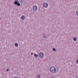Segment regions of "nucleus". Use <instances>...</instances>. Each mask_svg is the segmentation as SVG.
Instances as JSON below:
<instances>
[{
    "label": "nucleus",
    "instance_id": "7ed1b4c3",
    "mask_svg": "<svg viewBox=\"0 0 78 78\" xmlns=\"http://www.w3.org/2000/svg\"><path fill=\"white\" fill-rule=\"evenodd\" d=\"M39 56L41 58H43L44 57V54L42 52H40L39 54Z\"/></svg>",
    "mask_w": 78,
    "mask_h": 78
},
{
    "label": "nucleus",
    "instance_id": "2eb2a0df",
    "mask_svg": "<svg viewBox=\"0 0 78 78\" xmlns=\"http://www.w3.org/2000/svg\"><path fill=\"white\" fill-rule=\"evenodd\" d=\"M76 62L77 63H78V60H77Z\"/></svg>",
    "mask_w": 78,
    "mask_h": 78
},
{
    "label": "nucleus",
    "instance_id": "f257e3e1",
    "mask_svg": "<svg viewBox=\"0 0 78 78\" xmlns=\"http://www.w3.org/2000/svg\"><path fill=\"white\" fill-rule=\"evenodd\" d=\"M50 71L51 73H54L56 72V68L54 67H51L50 68Z\"/></svg>",
    "mask_w": 78,
    "mask_h": 78
},
{
    "label": "nucleus",
    "instance_id": "9b49d317",
    "mask_svg": "<svg viewBox=\"0 0 78 78\" xmlns=\"http://www.w3.org/2000/svg\"><path fill=\"white\" fill-rule=\"evenodd\" d=\"M53 51H55V50H56V49L54 48H53Z\"/></svg>",
    "mask_w": 78,
    "mask_h": 78
},
{
    "label": "nucleus",
    "instance_id": "6e6552de",
    "mask_svg": "<svg viewBox=\"0 0 78 78\" xmlns=\"http://www.w3.org/2000/svg\"><path fill=\"white\" fill-rule=\"evenodd\" d=\"M15 47H17L18 46V44L17 43H16L15 44Z\"/></svg>",
    "mask_w": 78,
    "mask_h": 78
},
{
    "label": "nucleus",
    "instance_id": "ddd939ff",
    "mask_svg": "<svg viewBox=\"0 0 78 78\" xmlns=\"http://www.w3.org/2000/svg\"><path fill=\"white\" fill-rule=\"evenodd\" d=\"M6 71H9V69H7Z\"/></svg>",
    "mask_w": 78,
    "mask_h": 78
},
{
    "label": "nucleus",
    "instance_id": "20e7f679",
    "mask_svg": "<svg viewBox=\"0 0 78 78\" xmlns=\"http://www.w3.org/2000/svg\"><path fill=\"white\" fill-rule=\"evenodd\" d=\"M33 9L34 11H36L37 9V7L36 6H34L33 7Z\"/></svg>",
    "mask_w": 78,
    "mask_h": 78
},
{
    "label": "nucleus",
    "instance_id": "f3484780",
    "mask_svg": "<svg viewBox=\"0 0 78 78\" xmlns=\"http://www.w3.org/2000/svg\"><path fill=\"white\" fill-rule=\"evenodd\" d=\"M44 38H45V36H44Z\"/></svg>",
    "mask_w": 78,
    "mask_h": 78
},
{
    "label": "nucleus",
    "instance_id": "f8f14e48",
    "mask_svg": "<svg viewBox=\"0 0 78 78\" xmlns=\"http://www.w3.org/2000/svg\"><path fill=\"white\" fill-rule=\"evenodd\" d=\"M76 14H77V16H78V11L76 12Z\"/></svg>",
    "mask_w": 78,
    "mask_h": 78
},
{
    "label": "nucleus",
    "instance_id": "9d476101",
    "mask_svg": "<svg viewBox=\"0 0 78 78\" xmlns=\"http://www.w3.org/2000/svg\"><path fill=\"white\" fill-rule=\"evenodd\" d=\"M37 77H38V78H40V75H38L37 76Z\"/></svg>",
    "mask_w": 78,
    "mask_h": 78
},
{
    "label": "nucleus",
    "instance_id": "f03ea898",
    "mask_svg": "<svg viewBox=\"0 0 78 78\" xmlns=\"http://www.w3.org/2000/svg\"><path fill=\"white\" fill-rule=\"evenodd\" d=\"M15 5H16L18 6H20V4L19 3L18 1H15L14 2Z\"/></svg>",
    "mask_w": 78,
    "mask_h": 78
},
{
    "label": "nucleus",
    "instance_id": "4468645a",
    "mask_svg": "<svg viewBox=\"0 0 78 78\" xmlns=\"http://www.w3.org/2000/svg\"><path fill=\"white\" fill-rule=\"evenodd\" d=\"M51 78H54V77L52 76L51 77Z\"/></svg>",
    "mask_w": 78,
    "mask_h": 78
},
{
    "label": "nucleus",
    "instance_id": "39448f33",
    "mask_svg": "<svg viewBox=\"0 0 78 78\" xmlns=\"http://www.w3.org/2000/svg\"><path fill=\"white\" fill-rule=\"evenodd\" d=\"M43 6L44 8H47L48 7V4L46 3H43Z\"/></svg>",
    "mask_w": 78,
    "mask_h": 78
},
{
    "label": "nucleus",
    "instance_id": "0eeeda50",
    "mask_svg": "<svg viewBox=\"0 0 78 78\" xmlns=\"http://www.w3.org/2000/svg\"><path fill=\"white\" fill-rule=\"evenodd\" d=\"M77 39V38H76V37L73 38V40L74 41H76Z\"/></svg>",
    "mask_w": 78,
    "mask_h": 78
},
{
    "label": "nucleus",
    "instance_id": "1a4fd4ad",
    "mask_svg": "<svg viewBox=\"0 0 78 78\" xmlns=\"http://www.w3.org/2000/svg\"><path fill=\"white\" fill-rule=\"evenodd\" d=\"M35 57H36V58H37V54H35Z\"/></svg>",
    "mask_w": 78,
    "mask_h": 78
},
{
    "label": "nucleus",
    "instance_id": "dca6fc26",
    "mask_svg": "<svg viewBox=\"0 0 78 78\" xmlns=\"http://www.w3.org/2000/svg\"><path fill=\"white\" fill-rule=\"evenodd\" d=\"M31 54L32 55H33V53H32Z\"/></svg>",
    "mask_w": 78,
    "mask_h": 78
},
{
    "label": "nucleus",
    "instance_id": "423d86ee",
    "mask_svg": "<svg viewBox=\"0 0 78 78\" xmlns=\"http://www.w3.org/2000/svg\"><path fill=\"white\" fill-rule=\"evenodd\" d=\"M21 19H22V20H24V19H25V16H23V15H22L21 18Z\"/></svg>",
    "mask_w": 78,
    "mask_h": 78
}]
</instances>
